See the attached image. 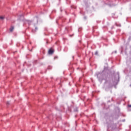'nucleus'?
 I'll return each instance as SVG.
<instances>
[{
    "label": "nucleus",
    "instance_id": "0eeeda50",
    "mask_svg": "<svg viewBox=\"0 0 131 131\" xmlns=\"http://www.w3.org/2000/svg\"><path fill=\"white\" fill-rule=\"evenodd\" d=\"M113 6H115L114 5L112 4V5H110V7H113Z\"/></svg>",
    "mask_w": 131,
    "mask_h": 131
},
{
    "label": "nucleus",
    "instance_id": "f257e3e1",
    "mask_svg": "<svg viewBox=\"0 0 131 131\" xmlns=\"http://www.w3.org/2000/svg\"><path fill=\"white\" fill-rule=\"evenodd\" d=\"M54 53V51L52 50L51 49L49 50L48 54L49 55H52Z\"/></svg>",
    "mask_w": 131,
    "mask_h": 131
},
{
    "label": "nucleus",
    "instance_id": "39448f33",
    "mask_svg": "<svg viewBox=\"0 0 131 131\" xmlns=\"http://www.w3.org/2000/svg\"><path fill=\"white\" fill-rule=\"evenodd\" d=\"M74 111H75V112H77V111H78L77 108H75Z\"/></svg>",
    "mask_w": 131,
    "mask_h": 131
},
{
    "label": "nucleus",
    "instance_id": "f8f14e48",
    "mask_svg": "<svg viewBox=\"0 0 131 131\" xmlns=\"http://www.w3.org/2000/svg\"><path fill=\"white\" fill-rule=\"evenodd\" d=\"M57 57H54V59H56V58H57Z\"/></svg>",
    "mask_w": 131,
    "mask_h": 131
},
{
    "label": "nucleus",
    "instance_id": "9b49d317",
    "mask_svg": "<svg viewBox=\"0 0 131 131\" xmlns=\"http://www.w3.org/2000/svg\"><path fill=\"white\" fill-rule=\"evenodd\" d=\"M97 54H98V52L95 53V55H97Z\"/></svg>",
    "mask_w": 131,
    "mask_h": 131
},
{
    "label": "nucleus",
    "instance_id": "9d476101",
    "mask_svg": "<svg viewBox=\"0 0 131 131\" xmlns=\"http://www.w3.org/2000/svg\"><path fill=\"white\" fill-rule=\"evenodd\" d=\"M7 104H10V102L8 101V102H7Z\"/></svg>",
    "mask_w": 131,
    "mask_h": 131
},
{
    "label": "nucleus",
    "instance_id": "ddd939ff",
    "mask_svg": "<svg viewBox=\"0 0 131 131\" xmlns=\"http://www.w3.org/2000/svg\"><path fill=\"white\" fill-rule=\"evenodd\" d=\"M115 53H116V51H115Z\"/></svg>",
    "mask_w": 131,
    "mask_h": 131
},
{
    "label": "nucleus",
    "instance_id": "f03ea898",
    "mask_svg": "<svg viewBox=\"0 0 131 131\" xmlns=\"http://www.w3.org/2000/svg\"><path fill=\"white\" fill-rule=\"evenodd\" d=\"M26 23H28L29 25H30L31 24V21L30 20H26Z\"/></svg>",
    "mask_w": 131,
    "mask_h": 131
},
{
    "label": "nucleus",
    "instance_id": "1a4fd4ad",
    "mask_svg": "<svg viewBox=\"0 0 131 131\" xmlns=\"http://www.w3.org/2000/svg\"><path fill=\"white\" fill-rule=\"evenodd\" d=\"M35 28L36 30H37V27H35Z\"/></svg>",
    "mask_w": 131,
    "mask_h": 131
},
{
    "label": "nucleus",
    "instance_id": "20e7f679",
    "mask_svg": "<svg viewBox=\"0 0 131 131\" xmlns=\"http://www.w3.org/2000/svg\"><path fill=\"white\" fill-rule=\"evenodd\" d=\"M0 19H1V20H4V19H5V17H3V16H0Z\"/></svg>",
    "mask_w": 131,
    "mask_h": 131
},
{
    "label": "nucleus",
    "instance_id": "6e6552de",
    "mask_svg": "<svg viewBox=\"0 0 131 131\" xmlns=\"http://www.w3.org/2000/svg\"><path fill=\"white\" fill-rule=\"evenodd\" d=\"M20 18H23V15H20Z\"/></svg>",
    "mask_w": 131,
    "mask_h": 131
},
{
    "label": "nucleus",
    "instance_id": "423d86ee",
    "mask_svg": "<svg viewBox=\"0 0 131 131\" xmlns=\"http://www.w3.org/2000/svg\"><path fill=\"white\" fill-rule=\"evenodd\" d=\"M68 110L67 111L68 112H70V108L68 107Z\"/></svg>",
    "mask_w": 131,
    "mask_h": 131
},
{
    "label": "nucleus",
    "instance_id": "7ed1b4c3",
    "mask_svg": "<svg viewBox=\"0 0 131 131\" xmlns=\"http://www.w3.org/2000/svg\"><path fill=\"white\" fill-rule=\"evenodd\" d=\"M13 30H14V27H11L10 29V31L12 32Z\"/></svg>",
    "mask_w": 131,
    "mask_h": 131
}]
</instances>
